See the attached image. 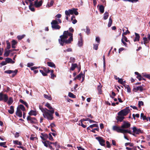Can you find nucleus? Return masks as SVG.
I'll return each mask as SVG.
<instances>
[{
  "mask_svg": "<svg viewBox=\"0 0 150 150\" xmlns=\"http://www.w3.org/2000/svg\"><path fill=\"white\" fill-rule=\"evenodd\" d=\"M7 103L9 105H11L13 102V98L12 97H10Z\"/></svg>",
  "mask_w": 150,
  "mask_h": 150,
  "instance_id": "nucleus-30",
  "label": "nucleus"
},
{
  "mask_svg": "<svg viewBox=\"0 0 150 150\" xmlns=\"http://www.w3.org/2000/svg\"><path fill=\"white\" fill-rule=\"evenodd\" d=\"M43 70L46 74L50 73V70L47 69L46 68H43Z\"/></svg>",
  "mask_w": 150,
  "mask_h": 150,
  "instance_id": "nucleus-45",
  "label": "nucleus"
},
{
  "mask_svg": "<svg viewBox=\"0 0 150 150\" xmlns=\"http://www.w3.org/2000/svg\"><path fill=\"white\" fill-rule=\"evenodd\" d=\"M133 133L132 134L136 136V134H139L142 133V131L140 129L137 128L136 127H134L132 128Z\"/></svg>",
  "mask_w": 150,
  "mask_h": 150,
  "instance_id": "nucleus-7",
  "label": "nucleus"
},
{
  "mask_svg": "<svg viewBox=\"0 0 150 150\" xmlns=\"http://www.w3.org/2000/svg\"><path fill=\"white\" fill-rule=\"evenodd\" d=\"M103 68H104L103 71L104 72L105 70V67H106L105 58L104 55L103 56Z\"/></svg>",
  "mask_w": 150,
  "mask_h": 150,
  "instance_id": "nucleus-39",
  "label": "nucleus"
},
{
  "mask_svg": "<svg viewBox=\"0 0 150 150\" xmlns=\"http://www.w3.org/2000/svg\"><path fill=\"white\" fill-rule=\"evenodd\" d=\"M56 148H60V146L57 144V142H56L54 143V144Z\"/></svg>",
  "mask_w": 150,
  "mask_h": 150,
  "instance_id": "nucleus-60",
  "label": "nucleus"
},
{
  "mask_svg": "<svg viewBox=\"0 0 150 150\" xmlns=\"http://www.w3.org/2000/svg\"><path fill=\"white\" fill-rule=\"evenodd\" d=\"M125 146L129 145L130 146H133L134 144L133 143H125Z\"/></svg>",
  "mask_w": 150,
  "mask_h": 150,
  "instance_id": "nucleus-50",
  "label": "nucleus"
},
{
  "mask_svg": "<svg viewBox=\"0 0 150 150\" xmlns=\"http://www.w3.org/2000/svg\"><path fill=\"white\" fill-rule=\"evenodd\" d=\"M98 44H94L93 49L95 50H97L98 49Z\"/></svg>",
  "mask_w": 150,
  "mask_h": 150,
  "instance_id": "nucleus-62",
  "label": "nucleus"
},
{
  "mask_svg": "<svg viewBox=\"0 0 150 150\" xmlns=\"http://www.w3.org/2000/svg\"><path fill=\"white\" fill-rule=\"evenodd\" d=\"M124 86L125 89H127V91L128 92H131V88L129 85L124 84Z\"/></svg>",
  "mask_w": 150,
  "mask_h": 150,
  "instance_id": "nucleus-24",
  "label": "nucleus"
},
{
  "mask_svg": "<svg viewBox=\"0 0 150 150\" xmlns=\"http://www.w3.org/2000/svg\"><path fill=\"white\" fill-rule=\"evenodd\" d=\"M27 119L28 123L34 124H35L37 123V120L35 117H32L28 116Z\"/></svg>",
  "mask_w": 150,
  "mask_h": 150,
  "instance_id": "nucleus-9",
  "label": "nucleus"
},
{
  "mask_svg": "<svg viewBox=\"0 0 150 150\" xmlns=\"http://www.w3.org/2000/svg\"><path fill=\"white\" fill-rule=\"evenodd\" d=\"M7 42V46L6 48L8 49H9L11 48V45L9 42L8 41L6 42Z\"/></svg>",
  "mask_w": 150,
  "mask_h": 150,
  "instance_id": "nucleus-55",
  "label": "nucleus"
},
{
  "mask_svg": "<svg viewBox=\"0 0 150 150\" xmlns=\"http://www.w3.org/2000/svg\"><path fill=\"white\" fill-rule=\"evenodd\" d=\"M77 10V9L74 8L73 9L66 10L65 11V14L67 15H69L70 16V15H72L73 13H74L75 15H77L79 13Z\"/></svg>",
  "mask_w": 150,
  "mask_h": 150,
  "instance_id": "nucleus-4",
  "label": "nucleus"
},
{
  "mask_svg": "<svg viewBox=\"0 0 150 150\" xmlns=\"http://www.w3.org/2000/svg\"><path fill=\"white\" fill-rule=\"evenodd\" d=\"M143 40L144 44L145 45L149 42V40L146 37H144L143 38Z\"/></svg>",
  "mask_w": 150,
  "mask_h": 150,
  "instance_id": "nucleus-34",
  "label": "nucleus"
},
{
  "mask_svg": "<svg viewBox=\"0 0 150 150\" xmlns=\"http://www.w3.org/2000/svg\"><path fill=\"white\" fill-rule=\"evenodd\" d=\"M83 75H84V74H83L82 72H81L76 76L77 79L80 80L81 77L82 78L83 77Z\"/></svg>",
  "mask_w": 150,
  "mask_h": 150,
  "instance_id": "nucleus-31",
  "label": "nucleus"
},
{
  "mask_svg": "<svg viewBox=\"0 0 150 150\" xmlns=\"http://www.w3.org/2000/svg\"><path fill=\"white\" fill-rule=\"evenodd\" d=\"M141 117L142 118V119L143 120H146V116L144 115V114L143 113H142L141 114Z\"/></svg>",
  "mask_w": 150,
  "mask_h": 150,
  "instance_id": "nucleus-58",
  "label": "nucleus"
},
{
  "mask_svg": "<svg viewBox=\"0 0 150 150\" xmlns=\"http://www.w3.org/2000/svg\"><path fill=\"white\" fill-rule=\"evenodd\" d=\"M68 96L69 97L73 98H76L75 95H74L73 93L70 92L69 93Z\"/></svg>",
  "mask_w": 150,
  "mask_h": 150,
  "instance_id": "nucleus-40",
  "label": "nucleus"
},
{
  "mask_svg": "<svg viewBox=\"0 0 150 150\" xmlns=\"http://www.w3.org/2000/svg\"><path fill=\"white\" fill-rule=\"evenodd\" d=\"M135 35L136 36L135 37V38L134 40V42H136V41H138L140 39V36L139 35L136 33H135Z\"/></svg>",
  "mask_w": 150,
  "mask_h": 150,
  "instance_id": "nucleus-19",
  "label": "nucleus"
},
{
  "mask_svg": "<svg viewBox=\"0 0 150 150\" xmlns=\"http://www.w3.org/2000/svg\"><path fill=\"white\" fill-rule=\"evenodd\" d=\"M43 115L45 118L48 120H52L53 118V114L54 113V110H48L47 109L45 111H44Z\"/></svg>",
  "mask_w": 150,
  "mask_h": 150,
  "instance_id": "nucleus-2",
  "label": "nucleus"
},
{
  "mask_svg": "<svg viewBox=\"0 0 150 150\" xmlns=\"http://www.w3.org/2000/svg\"><path fill=\"white\" fill-rule=\"evenodd\" d=\"M8 100V96L7 95L3 94L2 93H0V101L3 100L6 102Z\"/></svg>",
  "mask_w": 150,
  "mask_h": 150,
  "instance_id": "nucleus-8",
  "label": "nucleus"
},
{
  "mask_svg": "<svg viewBox=\"0 0 150 150\" xmlns=\"http://www.w3.org/2000/svg\"><path fill=\"white\" fill-rule=\"evenodd\" d=\"M6 60L7 63H11L13 64L15 63V62L13 61L10 58H6Z\"/></svg>",
  "mask_w": 150,
  "mask_h": 150,
  "instance_id": "nucleus-18",
  "label": "nucleus"
},
{
  "mask_svg": "<svg viewBox=\"0 0 150 150\" xmlns=\"http://www.w3.org/2000/svg\"><path fill=\"white\" fill-rule=\"evenodd\" d=\"M96 138L98 141L100 145L102 146H104L105 145V140L103 139L102 137H96Z\"/></svg>",
  "mask_w": 150,
  "mask_h": 150,
  "instance_id": "nucleus-11",
  "label": "nucleus"
},
{
  "mask_svg": "<svg viewBox=\"0 0 150 150\" xmlns=\"http://www.w3.org/2000/svg\"><path fill=\"white\" fill-rule=\"evenodd\" d=\"M78 45L79 47L82 46L83 45V39L82 37H81V38L79 40L78 43Z\"/></svg>",
  "mask_w": 150,
  "mask_h": 150,
  "instance_id": "nucleus-23",
  "label": "nucleus"
},
{
  "mask_svg": "<svg viewBox=\"0 0 150 150\" xmlns=\"http://www.w3.org/2000/svg\"><path fill=\"white\" fill-rule=\"evenodd\" d=\"M112 23V21L111 18V17H110L109 18V22L108 24V27H110L111 26Z\"/></svg>",
  "mask_w": 150,
  "mask_h": 150,
  "instance_id": "nucleus-36",
  "label": "nucleus"
},
{
  "mask_svg": "<svg viewBox=\"0 0 150 150\" xmlns=\"http://www.w3.org/2000/svg\"><path fill=\"white\" fill-rule=\"evenodd\" d=\"M17 108H18L19 109L23 111H24L25 110V108L24 106L22 105H20Z\"/></svg>",
  "mask_w": 150,
  "mask_h": 150,
  "instance_id": "nucleus-29",
  "label": "nucleus"
},
{
  "mask_svg": "<svg viewBox=\"0 0 150 150\" xmlns=\"http://www.w3.org/2000/svg\"><path fill=\"white\" fill-rule=\"evenodd\" d=\"M42 0L38 1V0H36L35 1L34 5L37 8L39 7L42 6Z\"/></svg>",
  "mask_w": 150,
  "mask_h": 150,
  "instance_id": "nucleus-12",
  "label": "nucleus"
},
{
  "mask_svg": "<svg viewBox=\"0 0 150 150\" xmlns=\"http://www.w3.org/2000/svg\"><path fill=\"white\" fill-rule=\"evenodd\" d=\"M109 15V13L108 12L106 11L103 14V19L105 20L107 19L108 18Z\"/></svg>",
  "mask_w": 150,
  "mask_h": 150,
  "instance_id": "nucleus-25",
  "label": "nucleus"
},
{
  "mask_svg": "<svg viewBox=\"0 0 150 150\" xmlns=\"http://www.w3.org/2000/svg\"><path fill=\"white\" fill-rule=\"evenodd\" d=\"M22 110L18 109V108H17V110L16 112V114L18 116L20 117H22Z\"/></svg>",
  "mask_w": 150,
  "mask_h": 150,
  "instance_id": "nucleus-15",
  "label": "nucleus"
},
{
  "mask_svg": "<svg viewBox=\"0 0 150 150\" xmlns=\"http://www.w3.org/2000/svg\"><path fill=\"white\" fill-rule=\"evenodd\" d=\"M96 41L98 43H99L100 42V39L99 37H97L96 38Z\"/></svg>",
  "mask_w": 150,
  "mask_h": 150,
  "instance_id": "nucleus-59",
  "label": "nucleus"
},
{
  "mask_svg": "<svg viewBox=\"0 0 150 150\" xmlns=\"http://www.w3.org/2000/svg\"><path fill=\"white\" fill-rule=\"evenodd\" d=\"M58 22L56 20H52L51 23L52 27V29L57 30L59 29L60 28V26L58 25Z\"/></svg>",
  "mask_w": 150,
  "mask_h": 150,
  "instance_id": "nucleus-5",
  "label": "nucleus"
},
{
  "mask_svg": "<svg viewBox=\"0 0 150 150\" xmlns=\"http://www.w3.org/2000/svg\"><path fill=\"white\" fill-rule=\"evenodd\" d=\"M138 105L139 107L140 108L141 105H144V103L142 101H139Z\"/></svg>",
  "mask_w": 150,
  "mask_h": 150,
  "instance_id": "nucleus-52",
  "label": "nucleus"
},
{
  "mask_svg": "<svg viewBox=\"0 0 150 150\" xmlns=\"http://www.w3.org/2000/svg\"><path fill=\"white\" fill-rule=\"evenodd\" d=\"M13 134L14 135V137L15 138H17L19 136V134L17 132H16L15 133H13Z\"/></svg>",
  "mask_w": 150,
  "mask_h": 150,
  "instance_id": "nucleus-63",
  "label": "nucleus"
},
{
  "mask_svg": "<svg viewBox=\"0 0 150 150\" xmlns=\"http://www.w3.org/2000/svg\"><path fill=\"white\" fill-rule=\"evenodd\" d=\"M39 109L41 110L43 113H44L43 111H45L47 109L46 108H43L42 106L40 105L39 106Z\"/></svg>",
  "mask_w": 150,
  "mask_h": 150,
  "instance_id": "nucleus-46",
  "label": "nucleus"
},
{
  "mask_svg": "<svg viewBox=\"0 0 150 150\" xmlns=\"http://www.w3.org/2000/svg\"><path fill=\"white\" fill-rule=\"evenodd\" d=\"M130 125V124L128 122L124 121L123 123L121 126V127L123 129L127 128L129 127Z\"/></svg>",
  "mask_w": 150,
  "mask_h": 150,
  "instance_id": "nucleus-10",
  "label": "nucleus"
},
{
  "mask_svg": "<svg viewBox=\"0 0 150 150\" xmlns=\"http://www.w3.org/2000/svg\"><path fill=\"white\" fill-rule=\"evenodd\" d=\"M44 97L45 98L47 99L50 100H52V98L51 96L50 95H47L44 94Z\"/></svg>",
  "mask_w": 150,
  "mask_h": 150,
  "instance_id": "nucleus-33",
  "label": "nucleus"
},
{
  "mask_svg": "<svg viewBox=\"0 0 150 150\" xmlns=\"http://www.w3.org/2000/svg\"><path fill=\"white\" fill-rule=\"evenodd\" d=\"M40 71L41 73L43 76H46L47 75V74L45 73L43 70H40Z\"/></svg>",
  "mask_w": 150,
  "mask_h": 150,
  "instance_id": "nucleus-48",
  "label": "nucleus"
},
{
  "mask_svg": "<svg viewBox=\"0 0 150 150\" xmlns=\"http://www.w3.org/2000/svg\"><path fill=\"white\" fill-rule=\"evenodd\" d=\"M77 64L76 63L72 64H71V66L70 68V70H71L72 71L74 70L75 68L77 67Z\"/></svg>",
  "mask_w": 150,
  "mask_h": 150,
  "instance_id": "nucleus-27",
  "label": "nucleus"
},
{
  "mask_svg": "<svg viewBox=\"0 0 150 150\" xmlns=\"http://www.w3.org/2000/svg\"><path fill=\"white\" fill-rule=\"evenodd\" d=\"M72 51V49L71 48H68L64 50V52H70Z\"/></svg>",
  "mask_w": 150,
  "mask_h": 150,
  "instance_id": "nucleus-49",
  "label": "nucleus"
},
{
  "mask_svg": "<svg viewBox=\"0 0 150 150\" xmlns=\"http://www.w3.org/2000/svg\"><path fill=\"white\" fill-rule=\"evenodd\" d=\"M73 40V34L68 30L64 31L63 35L60 36L58 40L59 43L62 46L71 43Z\"/></svg>",
  "mask_w": 150,
  "mask_h": 150,
  "instance_id": "nucleus-1",
  "label": "nucleus"
},
{
  "mask_svg": "<svg viewBox=\"0 0 150 150\" xmlns=\"http://www.w3.org/2000/svg\"><path fill=\"white\" fill-rule=\"evenodd\" d=\"M104 6L102 5H100L99 6L98 9L101 13H102L104 12Z\"/></svg>",
  "mask_w": 150,
  "mask_h": 150,
  "instance_id": "nucleus-21",
  "label": "nucleus"
},
{
  "mask_svg": "<svg viewBox=\"0 0 150 150\" xmlns=\"http://www.w3.org/2000/svg\"><path fill=\"white\" fill-rule=\"evenodd\" d=\"M98 127V125L97 124H94L91 125L89 126V127L91 128H93V127Z\"/></svg>",
  "mask_w": 150,
  "mask_h": 150,
  "instance_id": "nucleus-51",
  "label": "nucleus"
},
{
  "mask_svg": "<svg viewBox=\"0 0 150 150\" xmlns=\"http://www.w3.org/2000/svg\"><path fill=\"white\" fill-rule=\"evenodd\" d=\"M11 42L12 47L14 48H15L16 47L15 45L17 44V41L14 40H13Z\"/></svg>",
  "mask_w": 150,
  "mask_h": 150,
  "instance_id": "nucleus-28",
  "label": "nucleus"
},
{
  "mask_svg": "<svg viewBox=\"0 0 150 150\" xmlns=\"http://www.w3.org/2000/svg\"><path fill=\"white\" fill-rule=\"evenodd\" d=\"M25 36V35H18L17 36V38L18 40H20L23 38Z\"/></svg>",
  "mask_w": 150,
  "mask_h": 150,
  "instance_id": "nucleus-43",
  "label": "nucleus"
},
{
  "mask_svg": "<svg viewBox=\"0 0 150 150\" xmlns=\"http://www.w3.org/2000/svg\"><path fill=\"white\" fill-rule=\"evenodd\" d=\"M144 90L142 86H138L134 88L133 91L134 92H137L138 91L142 92Z\"/></svg>",
  "mask_w": 150,
  "mask_h": 150,
  "instance_id": "nucleus-13",
  "label": "nucleus"
},
{
  "mask_svg": "<svg viewBox=\"0 0 150 150\" xmlns=\"http://www.w3.org/2000/svg\"><path fill=\"white\" fill-rule=\"evenodd\" d=\"M102 86H101L100 83L98 85V86L97 87V90L98 92V93L99 94H101L102 93V90L101 88Z\"/></svg>",
  "mask_w": 150,
  "mask_h": 150,
  "instance_id": "nucleus-17",
  "label": "nucleus"
},
{
  "mask_svg": "<svg viewBox=\"0 0 150 150\" xmlns=\"http://www.w3.org/2000/svg\"><path fill=\"white\" fill-rule=\"evenodd\" d=\"M40 136L41 139L43 140H45L48 138L47 134L44 133H41Z\"/></svg>",
  "mask_w": 150,
  "mask_h": 150,
  "instance_id": "nucleus-16",
  "label": "nucleus"
},
{
  "mask_svg": "<svg viewBox=\"0 0 150 150\" xmlns=\"http://www.w3.org/2000/svg\"><path fill=\"white\" fill-rule=\"evenodd\" d=\"M28 114L30 115L36 116L37 115V113L35 110H31L29 112Z\"/></svg>",
  "mask_w": 150,
  "mask_h": 150,
  "instance_id": "nucleus-22",
  "label": "nucleus"
},
{
  "mask_svg": "<svg viewBox=\"0 0 150 150\" xmlns=\"http://www.w3.org/2000/svg\"><path fill=\"white\" fill-rule=\"evenodd\" d=\"M117 114L118 116L117 117V119L118 121H119L120 122H122L123 119L125 118V117L123 116L120 115L118 113Z\"/></svg>",
  "mask_w": 150,
  "mask_h": 150,
  "instance_id": "nucleus-14",
  "label": "nucleus"
},
{
  "mask_svg": "<svg viewBox=\"0 0 150 150\" xmlns=\"http://www.w3.org/2000/svg\"><path fill=\"white\" fill-rule=\"evenodd\" d=\"M10 53V50L6 51L5 52L4 55L5 57H8Z\"/></svg>",
  "mask_w": 150,
  "mask_h": 150,
  "instance_id": "nucleus-41",
  "label": "nucleus"
},
{
  "mask_svg": "<svg viewBox=\"0 0 150 150\" xmlns=\"http://www.w3.org/2000/svg\"><path fill=\"white\" fill-rule=\"evenodd\" d=\"M6 142H0V146H3L4 148H6L7 146H6Z\"/></svg>",
  "mask_w": 150,
  "mask_h": 150,
  "instance_id": "nucleus-42",
  "label": "nucleus"
},
{
  "mask_svg": "<svg viewBox=\"0 0 150 150\" xmlns=\"http://www.w3.org/2000/svg\"><path fill=\"white\" fill-rule=\"evenodd\" d=\"M47 141L45 142L42 141V142L44 144V146L47 147L49 146V144H48V143H47Z\"/></svg>",
  "mask_w": 150,
  "mask_h": 150,
  "instance_id": "nucleus-54",
  "label": "nucleus"
},
{
  "mask_svg": "<svg viewBox=\"0 0 150 150\" xmlns=\"http://www.w3.org/2000/svg\"><path fill=\"white\" fill-rule=\"evenodd\" d=\"M118 82L119 83L123 85V86L124 84H125V83L126 82L125 81H123L122 79H119L118 80Z\"/></svg>",
  "mask_w": 150,
  "mask_h": 150,
  "instance_id": "nucleus-37",
  "label": "nucleus"
},
{
  "mask_svg": "<svg viewBox=\"0 0 150 150\" xmlns=\"http://www.w3.org/2000/svg\"><path fill=\"white\" fill-rule=\"evenodd\" d=\"M142 74L144 76L150 79V75L146 74L144 73H143Z\"/></svg>",
  "mask_w": 150,
  "mask_h": 150,
  "instance_id": "nucleus-53",
  "label": "nucleus"
},
{
  "mask_svg": "<svg viewBox=\"0 0 150 150\" xmlns=\"http://www.w3.org/2000/svg\"><path fill=\"white\" fill-rule=\"evenodd\" d=\"M48 138L49 140L51 141L53 140V138L52 137L51 133H50L49 134V136H48Z\"/></svg>",
  "mask_w": 150,
  "mask_h": 150,
  "instance_id": "nucleus-57",
  "label": "nucleus"
},
{
  "mask_svg": "<svg viewBox=\"0 0 150 150\" xmlns=\"http://www.w3.org/2000/svg\"><path fill=\"white\" fill-rule=\"evenodd\" d=\"M34 65V64L33 63H28L27 64V67H31Z\"/></svg>",
  "mask_w": 150,
  "mask_h": 150,
  "instance_id": "nucleus-64",
  "label": "nucleus"
},
{
  "mask_svg": "<svg viewBox=\"0 0 150 150\" xmlns=\"http://www.w3.org/2000/svg\"><path fill=\"white\" fill-rule=\"evenodd\" d=\"M20 102L24 104L27 108H28V105L26 102L24 101L22 99H20Z\"/></svg>",
  "mask_w": 150,
  "mask_h": 150,
  "instance_id": "nucleus-35",
  "label": "nucleus"
},
{
  "mask_svg": "<svg viewBox=\"0 0 150 150\" xmlns=\"http://www.w3.org/2000/svg\"><path fill=\"white\" fill-rule=\"evenodd\" d=\"M112 129L113 131H116L117 133H121L123 134L127 133L132 134L130 130L122 129L121 127L117 125L113 126L112 127Z\"/></svg>",
  "mask_w": 150,
  "mask_h": 150,
  "instance_id": "nucleus-3",
  "label": "nucleus"
},
{
  "mask_svg": "<svg viewBox=\"0 0 150 150\" xmlns=\"http://www.w3.org/2000/svg\"><path fill=\"white\" fill-rule=\"evenodd\" d=\"M47 64L48 66L55 68L56 66L55 64L52 62H47Z\"/></svg>",
  "mask_w": 150,
  "mask_h": 150,
  "instance_id": "nucleus-20",
  "label": "nucleus"
},
{
  "mask_svg": "<svg viewBox=\"0 0 150 150\" xmlns=\"http://www.w3.org/2000/svg\"><path fill=\"white\" fill-rule=\"evenodd\" d=\"M13 72H12V76H14L17 73L18 71L17 70H15L14 71L12 70Z\"/></svg>",
  "mask_w": 150,
  "mask_h": 150,
  "instance_id": "nucleus-47",
  "label": "nucleus"
},
{
  "mask_svg": "<svg viewBox=\"0 0 150 150\" xmlns=\"http://www.w3.org/2000/svg\"><path fill=\"white\" fill-rule=\"evenodd\" d=\"M121 40H122L126 42H128V40H127V38L125 36L123 35V34H122V38Z\"/></svg>",
  "mask_w": 150,
  "mask_h": 150,
  "instance_id": "nucleus-44",
  "label": "nucleus"
},
{
  "mask_svg": "<svg viewBox=\"0 0 150 150\" xmlns=\"http://www.w3.org/2000/svg\"><path fill=\"white\" fill-rule=\"evenodd\" d=\"M13 144L19 145H22V142H21L18 141V140H13Z\"/></svg>",
  "mask_w": 150,
  "mask_h": 150,
  "instance_id": "nucleus-32",
  "label": "nucleus"
},
{
  "mask_svg": "<svg viewBox=\"0 0 150 150\" xmlns=\"http://www.w3.org/2000/svg\"><path fill=\"white\" fill-rule=\"evenodd\" d=\"M130 111L129 107H127L126 108L118 112L119 114L124 116H126Z\"/></svg>",
  "mask_w": 150,
  "mask_h": 150,
  "instance_id": "nucleus-6",
  "label": "nucleus"
},
{
  "mask_svg": "<svg viewBox=\"0 0 150 150\" xmlns=\"http://www.w3.org/2000/svg\"><path fill=\"white\" fill-rule=\"evenodd\" d=\"M86 33L88 35L90 33V29L88 27H86Z\"/></svg>",
  "mask_w": 150,
  "mask_h": 150,
  "instance_id": "nucleus-56",
  "label": "nucleus"
},
{
  "mask_svg": "<svg viewBox=\"0 0 150 150\" xmlns=\"http://www.w3.org/2000/svg\"><path fill=\"white\" fill-rule=\"evenodd\" d=\"M45 106L48 108L50 110H54V109L52 108L50 104L49 103H47L45 105Z\"/></svg>",
  "mask_w": 150,
  "mask_h": 150,
  "instance_id": "nucleus-38",
  "label": "nucleus"
},
{
  "mask_svg": "<svg viewBox=\"0 0 150 150\" xmlns=\"http://www.w3.org/2000/svg\"><path fill=\"white\" fill-rule=\"evenodd\" d=\"M54 2V1L53 0H52L51 1V2H50V4H47V5L48 6V7H49L52 6L53 5Z\"/></svg>",
  "mask_w": 150,
  "mask_h": 150,
  "instance_id": "nucleus-61",
  "label": "nucleus"
},
{
  "mask_svg": "<svg viewBox=\"0 0 150 150\" xmlns=\"http://www.w3.org/2000/svg\"><path fill=\"white\" fill-rule=\"evenodd\" d=\"M8 112L10 114H12L14 112V107L13 106H11L10 107V110H8Z\"/></svg>",
  "mask_w": 150,
  "mask_h": 150,
  "instance_id": "nucleus-26",
  "label": "nucleus"
}]
</instances>
